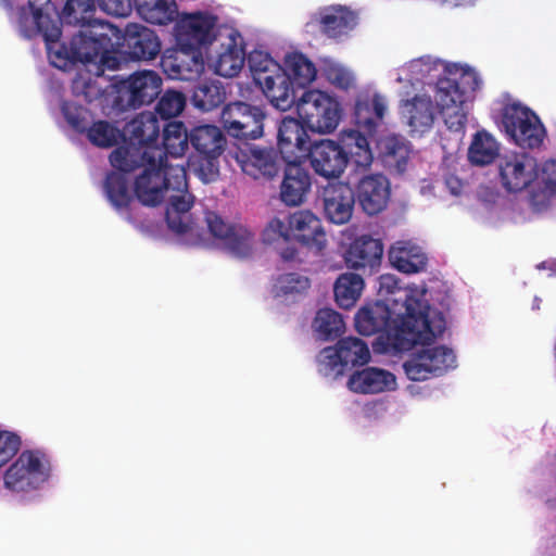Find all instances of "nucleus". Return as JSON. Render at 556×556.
<instances>
[{"instance_id": "f257e3e1", "label": "nucleus", "mask_w": 556, "mask_h": 556, "mask_svg": "<svg viewBox=\"0 0 556 556\" xmlns=\"http://www.w3.org/2000/svg\"><path fill=\"white\" fill-rule=\"evenodd\" d=\"M137 167H143L135 180L138 200L144 205H156L166 199V222L177 240L186 245L203 243L200 229L189 214L193 197L187 190L184 162L173 164L166 160L164 163L160 150L148 149L132 169Z\"/></svg>"}, {"instance_id": "f03ea898", "label": "nucleus", "mask_w": 556, "mask_h": 556, "mask_svg": "<svg viewBox=\"0 0 556 556\" xmlns=\"http://www.w3.org/2000/svg\"><path fill=\"white\" fill-rule=\"evenodd\" d=\"M355 330L365 337L378 334L372 349L378 354L399 355L416 342H424L445 331L442 311H430L418 319H410L381 301L365 303L354 315Z\"/></svg>"}, {"instance_id": "7ed1b4c3", "label": "nucleus", "mask_w": 556, "mask_h": 556, "mask_svg": "<svg viewBox=\"0 0 556 556\" xmlns=\"http://www.w3.org/2000/svg\"><path fill=\"white\" fill-rule=\"evenodd\" d=\"M94 9L93 0H67L63 10L64 18L71 24H81V28L78 34L73 36L68 45L60 41L61 34L55 39L67 49H72L75 38L83 37L81 31L94 23L106 24L115 30L114 35L108 36V38H103V40L100 36H84V40H88L92 42V45L94 43V46L97 45V48L94 47L93 49L91 45L88 43L84 45L85 47L81 48V51L86 53V60L84 58L73 56L66 66L58 67L59 70L67 71L77 63L84 66L85 71L90 76L86 78L79 73L73 80V92L76 97H83L87 102H92L103 93V87L99 84L98 79L104 76L108 70L114 71L118 67V59L109 49L114 45H118L123 37L122 30L109 22L102 20L89 21Z\"/></svg>"}, {"instance_id": "20e7f679", "label": "nucleus", "mask_w": 556, "mask_h": 556, "mask_svg": "<svg viewBox=\"0 0 556 556\" xmlns=\"http://www.w3.org/2000/svg\"><path fill=\"white\" fill-rule=\"evenodd\" d=\"M10 9V18L16 25L20 33L27 38L41 34L47 48L48 59L54 67L66 66L71 58L79 56L86 60V53L81 51L84 45H92L84 37H77L73 41L72 49L55 39L60 35L61 20L51 0H16L7 4ZM83 36H100L102 39L114 35L115 30L102 23H94L81 31ZM94 49V45L91 46ZM97 48V45H96Z\"/></svg>"}, {"instance_id": "39448f33", "label": "nucleus", "mask_w": 556, "mask_h": 556, "mask_svg": "<svg viewBox=\"0 0 556 556\" xmlns=\"http://www.w3.org/2000/svg\"><path fill=\"white\" fill-rule=\"evenodd\" d=\"M160 132L159 119L152 112H142L125 127L123 146L115 149L110 156L113 172L108 174L103 192L122 218L135 223L129 206L132 197L128 188L126 174L139 163L144 150H160L154 143Z\"/></svg>"}, {"instance_id": "423d86ee", "label": "nucleus", "mask_w": 556, "mask_h": 556, "mask_svg": "<svg viewBox=\"0 0 556 556\" xmlns=\"http://www.w3.org/2000/svg\"><path fill=\"white\" fill-rule=\"evenodd\" d=\"M482 79L471 66L452 63L433 87L435 109L448 130L463 134Z\"/></svg>"}, {"instance_id": "0eeeda50", "label": "nucleus", "mask_w": 556, "mask_h": 556, "mask_svg": "<svg viewBox=\"0 0 556 556\" xmlns=\"http://www.w3.org/2000/svg\"><path fill=\"white\" fill-rule=\"evenodd\" d=\"M309 162L314 172L325 178L340 177L348 163L367 169L374 161L368 138L358 130L344 129L339 141L321 139L308 147Z\"/></svg>"}, {"instance_id": "6e6552de", "label": "nucleus", "mask_w": 556, "mask_h": 556, "mask_svg": "<svg viewBox=\"0 0 556 556\" xmlns=\"http://www.w3.org/2000/svg\"><path fill=\"white\" fill-rule=\"evenodd\" d=\"M440 333L424 342H416L408 351L412 353L402 363L405 377L412 382H422L439 378L458 366L455 350L447 344H431Z\"/></svg>"}, {"instance_id": "1a4fd4ad", "label": "nucleus", "mask_w": 556, "mask_h": 556, "mask_svg": "<svg viewBox=\"0 0 556 556\" xmlns=\"http://www.w3.org/2000/svg\"><path fill=\"white\" fill-rule=\"evenodd\" d=\"M248 65L255 83L270 104L279 111L294 105V90L285 73V64L276 61L267 51L255 49L248 55Z\"/></svg>"}, {"instance_id": "9d476101", "label": "nucleus", "mask_w": 556, "mask_h": 556, "mask_svg": "<svg viewBox=\"0 0 556 556\" xmlns=\"http://www.w3.org/2000/svg\"><path fill=\"white\" fill-rule=\"evenodd\" d=\"M294 104L301 123L311 131L319 135L333 132L342 118V105L339 99L326 90L307 89Z\"/></svg>"}, {"instance_id": "9b49d317", "label": "nucleus", "mask_w": 556, "mask_h": 556, "mask_svg": "<svg viewBox=\"0 0 556 556\" xmlns=\"http://www.w3.org/2000/svg\"><path fill=\"white\" fill-rule=\"evenodd\" d=\"M51 477V464L38 450L23 451L3 475L4 488L18 495L41 490Z\"/></svg>"}, {"instance_id": "f8f14e48", "label": "nucleus", "mask_w": 556, "mask_h": 556, "mask_svg": "<svg viewBox=\"0 0 556 556\" xmlns=\"http://www.w3.org/2000/svg\"><path fill=\"white\" fill-rule=\"evenodd\" d=\"M377 291L383 298L381 301L410 319H418L426 312L440 311L428 304L425 285L402 286L401 280L393 274H383L378 278Z\"/></svg>"}, {"instance_id": "ddd939ff", "label": "nucleus", "mask_w": 556, "mask_h": 556, "mask_svg": "<svg viewBox=\"0 0 556 556\" xmlns=\"http://www.w3.org/2000/svg\"><path fill=\"white\" fill-rule=\"evenodd\" d=\"M501 126L510 140L521 148H539L546 136L539 116L518 102L506 104L503 108Z\"/></svg>"}, {"instance_id": "4468645a", "label": "nucleus", "mask_w": 556, "mask_h": 556, "mask_svg": "<svg viewBox=\"0 0 556 556\" xmlns=\"http://www.w3.org/2000/svg\"><path fill=\"white\" fill-rule=\"evenodd\" d=\"M359 23L357 11L343 4H328L309 13L307 31H318L328 39L341 41L351 36Z\"/></svg>"}, {"instance_id": "2eb2a0df", "label": "nucleus", "mask_w": 556, "mask_h": 556, "mask_svg": "<svg viewBox=\"0 0 556 556\" xmlns=\"http://www.w3.org/2000/svg\"><path fill=\"white\" fill-rule=\"evenodd\" d=\"M498 177L508 192H530L539 178L538 160L527 152H507L498 161Z\"/></svg>"}, {"instance_id": "dca6fc26", "label": "nucleus", "mask_w": 556, "mask_h": 556, "mask_svg": "<svg viewBox=\"0 0 556 556\" xmlns=\"http://www.w3.org/2000/svg\"><path fill=\"white\" fill-rule=\"evenodd\" d=\"M245 60L242 35L233 28L223 31L210 55L215 73L223 77H235L241 72Z\"/></svg>"}, {"instance_id": "f3484780", "label": "nucleus", "mask_w": 556, "mask_h": 556, "mask_svg": "<svg viewBox=\"0 0 556 556\" xmlns=\"http://www.w3.org/2000/svg\"><path fill=\"white\" fill-rule=\"evenodd\" d=\"M264 112L260 106L244 102L227 104L222 112V123L227 132L237 138L257 139L263 135Z\"/></svg>"}, {"instance_id": "a211bd4d", "label": "nucleus", "mask_w": 556, "mask_h": 556, "mask_svg": "<svg viewBox=\"0 0 556 556\" xmlns=\"http://www.w3.org/2000/svg\"><path fill=\"white\" fill-rule=\"evenodd\" d=\"M387 112L388 99L375 88H364L356 93L353 116L356 130L366 138L376 134Z\"/></svg>"}, {"instance_id": "6ab92c4d", "label": "nucleus", "mask_w": 556, "mask_h": 556, "mask_svg": "<svg viewBox=\"0 0 556 556\" xmlns=\"http://www.w3.org/2000/svg\"><path fill=\"white\" fill-rule=\"evenodd\" d=\"M162 85V77L156 72L142 70L119 80L117 92L126 105L137 108L153 102L160 94Z\"/></svg>"}, {"instance_id": "aec40b11", "label": "nucleus", "mask_w": 556, "mask_h": 556, "mask_svg": "<svg viewBox=\"0 0 556 556\" xmlns=\"http://www.w3.org/2000/svg\"><path fill=\"white\" fill-rule=\"evenodd\" d=\"M216 18L207 12L182 13L177 15L174 38L177 47H194L211 42Z\"/></svg>"}, {"instance_id": "412c9836", "label": "nucleus", "mask_w": 556, "mask_h": 556, "mask_svg": "<svg viewBox=\"0 0 556 556\" xmlns=\"http://www.w3.org/2000/svg\"><path fill=\"white\" fill-rule=\"evenodd\" d=\"M161 66L170 79L195 80L204 72L203 52L194 47H175L162 55Z\"/></svg>"}, {"instance_id": "4be33fe9", "label": "nucleus", "mask_w": 556, "mask_h": 556, "mask_svg": "<svg viewBox=\"0 0 556 556\" xmlns=\"http://www.w3.org/2000/svg\"><path fill=\"white\" fill-rule=\"evenodd\" d=\"M348 389L356 394L376 395L397 390L399 381L394 372L376 366H367L353 371L346 381Z\"/></svg>"}, {"instance_id": "5701e85b", "label": "nucleus", "mask_w": 556, "mask_h": 556, "mask_svg": "<svg viewBox=\"0 0 556 556\" xmlns=\"http://www.w3.org/2000/svg\"><path fill=\"white\" fill-rule=\"evenodd\" d=\"M233 157L242 172L254 179L273 178L279 169L277 152L271 148L245 146L238 149Z\"/></svg>"}, {"instance_id": "b1692460", "label": "nucleus", "mask_w": 556, "mask_h": 556, "mask_svg": "<svg viewBox=\"0 0 556 556\" xmlns=\"http://www.w3.org/2000/svg\"><path fill=\"white\" fill-rule=\"evenodd\" d=\"M312 281L308 276L298 273H282L273 278L269 298L277 308L289 307L307 296Z\"/></svg>"}, {"instance_id": "393cba45", "label": "nucleus", "mask_w": 556, "mask_h": 556, "mask_svg": "<svg viewBox=\"0 0 556 556\" xmlns=\"http://www.w3.org/2000/svg\"><path fill=\"white\" fill-rule=\"evenodd\" d=\"M390 181L381 173L363 175L355 186V197L363 211L375 215L386 208L390 199Z\"/></svg>"}, {"instance_id": "a878e982", "label": "nucleus", "mask_w": 556, "mask_h": 556, "mask_svg": "<svg viewBox=\"0 0 556 556\" xmlns=\"http://www.w3.org/2000/svg\"><path fill=\"white\" fill-rule=\"evenodd\" d=\"M292 242L315 251H321L327 244V237L321 220L308 210L288 214Z\"/></svg>"}, {"instance_id": "bb28decb", "label": "nucleus", "mask_w": 556, "mask_h": 556, "mask_svg": "<svg viewBox=\"0 0 556 556\" xmlns=\"http://www.w3.org/2000/svg\"><path fill=\"white\" fill-rule=\"evenodd\" d=\"M321 201L325 217L332 224H346L354 211L355 194L344 182H330L324 187Z\"/></svg>"}, {"instance_id": "cd10ccee", "label": "nucleus", "mask_w": 556, "mask_h": 556, "mask_svg": "<svg viewBox=\"0 0 556 556\" xmlns=\"http://www.w3.org/2000/svg\"><path fill=\"white\" fill-rule=\"evenodd\" d=\"M261 241L273 249L285 262H294L299 258V249L292 242L288 214L269 218L262 231Z\"/></svg>"}, {"instance_id": "c85d7f7f", "label": "nucleus", "mask_w": 556, "mask_h": 556, "mask_svg": "<svg viewBox=\"0 0 556 556\" xmlns=\"http://www.w3.org/2000/svg\"><path fill=\"white\" fill-rule=\"evenodd\" d=\"M312 180L306 168L289 161L279 187V199L289 207L302 205L311 191Z\"/></svg>"}, {"instance_id": "c756f323", "label": "nucleus", "mask_w": 556, "mask_h": 556, "mask_svg": "<svg viewBox=\"0 0 556 556\" xmlns=\"http://www.w3.org/2000/svg\"><path fill=\"white\" fill-rule=\"evenodd\" d=\"M434 108L430 96L417 93L401 100L400 115L412 132L422 135L433 126Z\"/></svg>"}, {"instance_id": "7c9ffc66", "label": "nucleus", "mask_w": 556, "mask_h": 556, "mask_svg": "<svg viewBox=\"0 0 556 556\" xmlns=\"http://www.w3.org/2000/svg\"><path fill=\"white\" fill-rule=\"evenodd\" d=\"M451 64L431 56H421L401 66L396 72V81L412 85L415 83L435 84L438 79L443 78L442 74L447 76V67Z\"/></svg>"}, {"instance_id": "2f4dec72", "label": "nucleus", "mask_w": 556, "mask_h": 556, "mask_svg": "<svg viewBox=\"0 0 556 556\" xmlns=\"http://www.w3.org/2000/svg\"><path fill=\"white\" fill-rule=\"evenodd\" d=\"M390 264L404 274H417L427 265V255L424 249L413 240L395 241L388 253Z\"/></svg>"}, {"instance_id": "473e14b6", "label": "nucleus", "mask_w": 556, "mask_h": 556, "mask_svg": "<svg viewBox=\"0 0 556 556\" xmlns=\"http://www.w3.org/2000/svg\"><path fill=\"white\" fill-rule=\"evenodd\" d=\"M556 197V159L547 160L539 165V178L528 197L531 208L541 213L546 211Z\"/></svg>"}, {"instance_id": "72a5a7b5", "label": "nucleus", "mask_w": 556, "mask_h": 556, "mask_svg": "<svg viewBox=\"0 0 556 556\" xmlns=\"http://www.w3.org/2000/svg\"><path fill=\"white\" fill-rule=\"evenodd\" d=\"M300 118L285 117L278 127V147L281 154L289 161L296 157L298 153L308 151V135Z\"/></svg>"}, {"instance_id": "f704fd0d", "label": "nucleus", "mask_w": 556, "mask_h": 556, "mask_svg": "<svg viewBox=\"0 0 556 556\" xmlns=\"http://www.w3.org/2000/svg\"><path fill=\"white\" fill-rule=\"evenodd\" d=\"M383 253L379 240L369 236H362L355 239L345 252L344 260L353 269L370 268L379 266Z\"/></svg>"}, {"instance_id": "c9c22d12", "label": "nucleus", "mask_w": 556, "mask_h": 556, "mask_svg": "<svg viewBox=\"0 0 556 556\" xmlns=\"http://www.w3.org/2000/svg\"><path fill=\"white\" fill-rule=\"evenodd\" d=\"M282 62L285 73L292 88L293 85L299 88L309 87L319 73L318 64H315L305 53L298 50L286 52Z\"/></svg>"}, {"instance_id": "e433bc0d", "label": "nucleus", "mask_w": 556, "mask_h": 556, "mask_svg": "<svg viewBox=\"0 0 556 556\" xmlns=\"http://www.w3.org/2000/svg\"><path fill=\"white\" fill-rule=\"evenodd\" d=\"M189 137L191 146L201 156L218 157L226 144L223 131L215 125H198L189 131Z\"/></svg>"}, {"instance_id": "4c0bfd02", "label": "nucleus", "mask_w": 556, "mask_h": 556, "mask_svg": "<svg viewBox=\"0 0 556 556\" xmlns=\"http://www.w3.org/2000/svg\"><path fill=\"white\" fill-rule=\"evenodd\" d=\"M190 142L189 131L181 122H170L163 130L164 151L160 149L163 162L168 160L169 163L177 164L185 161L184 155Z\"/></svg>"}, {"instance_id": "58836bf2", "label": "nucleus", "mask_w": 556, "mask_h": 556, "mask_svg": "<svg viewBox=\"0 0 556 556\" xmlns=\"http://www.w3.org/2000/svg\"><path fill=\"white\" fill-rule=\"evenodd\" d=\"M320 76L332 87L349 91L356 86V75L345 63L332 56L323 55L317 60Z\"/></svg>"}, {"instance_id": "ea45409f", "label": "nucleus", "mask_w": 556, "mask_h": 556, "mask_svg": "<svg viewBox=\"0 0 556 556\" xmlns=\"http://www.w3.org/2000/svg\"><path fill=\"white\" fill-rule=\"evenodd\" d=\"M125 33L130 37L128 46L131 49L134 58L138 60H151L159 54L161 50L160 41L147 27L129 24Z\"/></svg>"}, {"instance_id": "a19ab883", "label": "nucleus", "mask_w": 556, "mask_h": 556, "mask_svg": "<svg viewBox=\"0 0 556 556\" xmlns=\"http://www.w3.org/2000/svg\"><path fill=\"white\" fill-rule=\"evenodd\" d=\"M500 142L486 130L477 131L468 147V161L476 166L492 164L500 154Z\"/></svg>"}, {"instance_id": "79ce46f5", "label": "nucleus", "mask_w": 556, "mask_h": 556, "mask_svg": "<svg viewBox=\"0 0 556 556\" xmlns=\"http://www.w3.org/2000/svg\"><path fill=\"white\" fill-rule=\"evenodd\" d=\"M365 289L362 276L355 273L341 274L333 283L334 301L342 309H351L361 299Z\"/></svg>"}, {"instance_id": "37998d69", "label": "nucleus", "mask_w": 556, "mask_h": 556, "mask_svg": "<svg viewBox=\"0 0 556 556\" xmlns=\"http://www.w3.org/2000/svg\"><path fill=\"white\" fill-rule=\"evenodd\" d=\"M138 14L150 24L166 25L177 16L175 0H132Z\"/></svg>"}, {"instance_id": "c03bdc74", "label": "nucleus", "mask_w": 556, "mask_h": 556, "mask_svg": "<svg viewBox=\"0 0 556 556\" xmlns=\"http://www.w3.org/2000/svg\"><path fill=\"white\" fill-rule=\"evenodd\" d=\"M312 329L315 336L323 341L334 340L345 330V324L340 313L332 308H320L317 311Z\"/></svg>"}, {"instance_id": "a18cd8bd", "label": "nucleus", "mask_w": 556, "mask_h": 556, "mask_svg": "<svg viewBox=\"0 0 556 556\" xmlns=\"http://www.w3.org/2000/svg\"><path fill=\"white\" fill-rule=\"evenodd\" d=\"M378 150L389 165L403 170L408 157L409 149L405 139L397 135H387L377 142Z\"/></svg>"}, {"instance_id": "49530a36", "label": "nucleus", "mask_w": 556, "mask_h": 556, "mask_svg": "<svg viewBox=\"0 0 556 556\" xmlns=\"http://www.w3.org/2000/svg\"><path fill=\"white\" fill-rule=\"evenodd\" d=\"M337 344L345 368L364 366L370 362V350L362 339L346 337L340 339Z\"/></svg>"}, {"instance_id": "de8ad7c7", "label": "nucleus", "mask_w": 556, "mask_h": 556, "mask_svg": "<svg viewBox=\"0 0 556 556\" xmlns=\"http://www.w3.org/2000/svg\"><path fill=\"white\" fill-rule=\"evenodd\" d=\"M222 244L231 255L245 258L254 253L256 240L254 233L248 227L235 225V228Z\"/></svg>"}, {"instance_id": "09e8293b", "label": "nucleus", "mask_w": 556, "mask_h": 556, "mask_svg": "<svg viewBox=\"0 0 556 556\" xmlns=\"http://www.w3.org/2000/svg\"><path fill=\"white\" fill-rule=\"evenodd\" d=\"M317 370L329 379H336L345 371L338 344L324 348L316 356Z\"/></svg>"}, {"instance_id": "8fccbe9b", "label": "nucleus", "mask_w": 556, "mask_h": 556, "mask_svg": "<svg viewBox=\"0 0 556 556\" xmlns=\"http://www.w3.org/2000/svg\"><path fill=\"white\" fill-rule=\"evenodd\" d=\"M224 94L218 83H205L195 88L192 102L202 111H211L224 101Z\"/></svg>"}, {"instance_id": "3c124183", "label": "nucleus", "mask_w": 556, "mask_h": 556, "mask_svg": "<svg viewBox=\"0 0 556 556\" xmlns=\"http://www.w3.org/2000/svg\"><path fill=\"white\" fill-rule=\"evenodd\" d=\"M87 137L94 146L106 148L117 143L123 134L113 124L99 121L87 128Z\"/></svg>"}, {"instance_id": "603ef678", "label": "nucleus", "mask_w": 556, "mask_h": 556, "mask_svg": "<svg viewBox=\"0 0 556 556\" xmlns=\"http://www.w3.org/2000/svg\"><path fill=\"white\" fill-rule=\"evenodd\" d=\"M60 112L65 122L74 130L84 131L89 122V112L73 101L63 100L60 102Z\"/></svg>"}, {"instance_id": "864d4df0", "label": "nucleus", "mask_w": 556, "mask_h": 556, "mask_svg": "<svg viewBox=\"0 0 556 556\" xmlns=\"http://www.w3.org/2000/svg\"><path fill=\"white\" fill-rule=\"evenodd\" d=\"M500 194L490 189H483L479 193V204L475 208L476 218L483 223H493L497 213Z\"/></svg>"}, {"instance_id": "5fc2aeb1", "label": "nucleus", "mask_w": 556, "mask_h": 556, "mask_svg": "<svg viewBox=\"0 0 556 556\" xmlns=\"http://www.w3.org/2000/svg\"><path fill=\"white\" fill-rule=\"evenodd\" d=\"M186 105L185 96L175 90H167L157 103V112L164 118H170L179 115Z\"/></svg>"}, {"instance_id": "6e6d98bb", "label": "nucleus", "mask_w": 556, "mask_h": 556, "mask_svg": "<svg viewBox=\"0 0 556 556\" xmlns=\"http://www.w3.org/2000/svg\"><path fill=\"white\" fill-rule=\"evenodd\" d=\"M217 157L193 156L189 159L186 165L203 182L207 184L217 177L218 168L216 164Z\"/></svg>"}, {"instance_id": "4d7b16f0", "label": "nucleus", "mask_w": 556, "mask_h": 556, "mask_svg": "<svg viewBox=\"0 0 556 556\" xmlns=\"http://www.w3.org/2000/svg\"><path fill=\"white\" fill-rule=\"evenodd\" d=\"M20 445L21 441L16 434L0 430V468L15 456Z\"/></svg>"}, {"instance_id": "13d9d810", "label": "nucleus", "mask_w": 556, "mask_h": 556, "mask_svg": "<svg viewBox=\"0 0 556 556\" xmlns=\"http://www.w3.org/2000/svg\"><path fill=\"white\" fill-rule=\"evenodd\" d=\"M205 220L210 232L214 238L219 240L220 244L226 240V238L235 228V226L225 223V220L214 212H208L205 216Z\"/></svg>"}, {"instance_id": "bf43d9fd", "label": "nucleus", "mask_w": 556, "mask_h": 556, "mask_svg": "<svg viewBox=\"0 0 556 556\" xmlns=\"http://www.w3.org/2000/svg\"><path fill=\"white\" fill-rule=\"evenodd\" d=\"M100 8L110 15L126 16L130 11V0H98Z\"/></svg>"}, {"instance_id": "052dcab7", "label": "nucleus", "mask_w": 556, "mask_h": 556, "mask_svg": "<svg viewBox=\"0 0 556 556\" xmlns=\"http://www.w3.org/2000/svg\"><path fill=\"white\" fill-rule=\"evenodd\" d=\"M445 186L448 192L454 197H460L468 190L467 184L455 175L446 176Z\"/></svg>"}, {"instance_id": "680f3d73", "label": "nucleus", "mask_w": 556, "mask_h": 556, "mask_svg": "<svg viewBox=\"0 0 556 556\" xmlns=\"http://www.w3.org/2000/svg\"><path fill=\"white\" fill-rule=\"evenodd\" d=\"M404 393L412 399L419 400L426 399L430 394L429 389L427 387L419 386L416 383H408L404 388Z\"/></svg>"}, {"instance_id": "e2e57ef3", "label": "nucleus", "mask_w": 556, "mask_h": 556, "mask_svg": "<svg viewBox=\"0 0 556 556\" xmlns=\"http://www.w3.org/2000/svg\"><path fill=\"white\" fill-rule=\"evenodd\" d=\"M439 1L446 5H450V7L469 5L475 2V0H439Z\"/></svg>"}, {"instance_id": "0e129e2a", "label": "nucleus", "mask_w": 556, "mask_h": 556, "mask_svg": "<svg viewBox=\"0 0 556 556\" xmlns=\"http://www.w3.org/2000/svg\"><path fill=\"white\" fill-rule=\"evenodd\" d=\"M541 266L543 268H548L552 274H556V260L544 262Z\"/></svg>"}, {"instance_id": "69168bd1", "label": "nucleus", "mask_w": 556, "mask_h": 556, "mask_svg": "<svg viewBox=\"0 0 556 556\" xmlns=\"http://www.w3.org/2000/svg\"><path fill=\"white\" fill-rule=\"evenodd\" d=\"M547 547L551 549V552L556 553V546L554 543H551Z\"/></svg>"}, {"instance_id": "338daca9", "label": "nucleus", "mask_w": 556, "mask_h": 556, "mask_svg": "<svg viewBox=\"0 0 556 556\" xmlns=\"http://www.w3.org/2000/svg\"><path fill=\"white\" fill-rule=\"evenodd\" d=\"M534 307H536V308L539 307V302L536 299L534 300Z\"/></svg>"}]
</instances>
